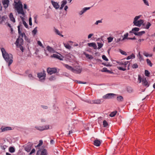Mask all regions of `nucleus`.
I'll list each match as a JSON object with an SVG mask.
<instances>
[{"label":"nucleus","instance_id":"obj_1","mask_svg":"<svg viewBox=\"0 0 155 155\" xmlns=\"http://www.w3.org/2000/svg\"><path fill=\"white\" fill-rule=\"evenodd\" d=\"M43 144V141L42 140H40L39 141L38 144L35 146L36 148H38V150L37 153V155H38V153L39 152H41L40 155H48V151L45 148V146H42L41 148H39V147L42 146Z\"/></svg>","mask_w":155,"mask_h":155},{"label":"nucleus","instance_id":"obj_2","mask_svg":"<svg viewBox=\"0 0 155 155\" xmlns=\"http://www.w3.org/2000/svg\"><path fill=\"white\" fill-rule=\"evenodd\" d=\"M117 63L120 65H122L121 67H117V68L120 70L125 71L126 70V67L127 66V69L129 70L130 69V64L129 61H126L124 62L123 61L118 62Z\"/></svg>","mask_w":155,"mask_h":155},{"label":"nucleus","instance_id":"obj_3","mask_svg":"<svg viewBox=\"0 0 155 155\" xmlns=\"http://www.w3.org/2000/svg\"><path fill=\"white\" fill-rule=\"evenodd\" d=\"M15 8L19 14H21L22 16L24 17L25 13L23 9L22 5L21 2H18L16 3Z\"/></svg>","mask_w":155,"mask_h":155},{"label":"nucleus","instance_id":"obj_4","mask_svg":"<svg viewBox=\"0 0 155 155\" xmlns=\"http://www.w3.org/2000/svg\"><path fill=\"white\" fill-rule=\"evenodd\" d=\"M23 40L22 38H18L15 43L17 48H19L22 52L24 51V49L23 47Z\"/></svg>","mask_w":155,"mask_h":155},{"label":"nucleus","instance_id":"obj_5","mask_svg":"<svg viewBox=\"0 0 155 155\" xmlns=\"http://www.w3.org/2000/svg\"><path fill=\"white\" fill-rule=\"evenodd\" d=\"M5 56H3L5 61L8 63V65L9 66L13 62V57L11 54H8L7 53L5 55Z\"/></svg>","mask_w":155,"mask_h":155},{"label":"nucleus","instance_id":"obj_6","mask_svg":"<svg viewBox=\"0 0 155 155\" xmlns=\"http://www.w3.org/2000/svg\"><path fill=\"white\" fill-rule=\"evenodd\" d=\"M37 75L40 81H42L45 79L46 75L45 71L44 70H43L42 72L38 73Z\"/></svg>","mask_w":155,"mask_h":155},{"label":"nucleus","instance_id":"obj_7","mask_svg":"<svg viewBox=\"0 0 155 155\" xmlns=\"http://www.w3.org/2000/svg\"><path fill=\"white\" fill-rule=\"evenodd\" d=\"M35 128L40 131H42L47 130L49 128V126L48 125H44L42 126H36Z\"/></svg>","mask_w":155,"mask_h":155},{"label":"nucleus","instance_id":"obj_8","mask_svg":"<svg viewBox=\"0 0 155 155\" xmlns=\"http://www.w3.org/2000/svg\"><path fill=\"white\" fill-rule=\"evenodd\" d=\"M47 71L48 73L50 75L52 74L57 72V68H48L47 69Z\"/></svg>","mask_w":155,"mask_h":155},{"label":"nucleus","instance_id":"obj_9","mask_svg":"<svg viewBox=\"0 0 155 155\" xmlns=\"http://www.w3.org/2000/svg\"><path fill=\"white\" fill-rule=\"evenodd\" d=\"M18 38H23V37H24L25 38H26V35H25V33L23 32H21L20 29V25H19L18 26Z\"/></svg>","mask_w":155,"mask_h":155},{"label":"nucleus","instance_id":"obj_10","mask_svg":"<svg viewBox=\"0 0 155 155\" xmlns=\"http://www.w3.org/2000/svg\"><path fill=\"white\" fill-rule=\"evenodd\" d=\"M1 131L0 132H6L8 130H12V128L9 127H6L5 126H3L1 127L0 128Z\"/></svg>","mask_w":155,"mask_h":155},{"label":"nucleus","instance_id":"obj_11","mask_svg":"<svg viewBox=\"0 0 155 155\" xmlns=\"http://www.w3.org/2000/svg\"><path fill=\"white\" fill-rule=\"evenodd\" d=\"M116 94L113 93H108L104 95L103 97V98L104 99H110L112 97H114L115 96H116Z\"/></svg>","mask_w":155,"mask_h":155},{"label":"nucleus","instance_id":"obj_12","mask_svg":"<svg viewBox=\"0 0 155 155\" xmlns=\"http://www.w3.org/2000/svg\"><path fill=\"white\" fill-rule=\"evenodd\" d=\"M51 57L56 58L60 60H63L64 58V57L60 54H59V55L53 54V55L51 56Z\"/></svg>","mask_w":155,"mask_h":155},{"label":"nucleus","instance_id":"obj_13","mask_svg":"<svg viewBox=\"0 0 155 155\" xmlns=\"http://www.w3.org/2000/svg\"><path fill=\"white\" fill-rule=\"evenodd\" d=\"M142 82L143 85L146 87L149 86L150 84L146 80V78H143L142 79Z\"/></svg>","mask_w":155,"mask_h":155},{"label":"nucleus","instance_id":"obj_14","mask_svg":"<svg viewBox=\"0 0 155 155\" xmlns=\"http://www.w3.org/2000/svg\"><path fill=\"white\" fill-rule=\"evenodd\" d=\"M143 20H140L139 21H137L135 22H134V25L140 27L141 25L143 24Z\"/></svg>","mask_w":155,"mask_h":155},{"label":"nucleus","instance_id":"obj_15","mask_svg":"<svg viewBox=\"0 0 155 155\" xmlns=\"http://www.w3.org/2000/svg\"><path fill=\"white\" fill-rule=\"evenodd\" d=\"M66 57L70 61H71L73 60L74 58V56L70 53L67 54L66 55Z\"/></svg>","mask_w":155,"mask_h":155},{"label":"nucleus","instance_id":"obj_16","mask_svg":"<svg viewBox=\"0 0 155 155\" xmlns=\"http://www.w3.org/2000/svg\"><path fill=\"white\" fill-rule=\"evenodd\" d=\"M2 3L4 5V8H6L8 6V5L9 3V1L8 0H3V1H2Z\"/></svg>","mask_w":155,"mask_h":155},{"label":"nucleus","instance_id":"obj_17","mask_svg":"<svg viewBox=\"0 0 155 155\" xmlns=\"http://www.w3.org/2000/svg\"><path fill=\"white\" fill-rule=\"evenodd\" d=\"M51 3L53 7L56 9H58L59 7V5L58 3L53 1H51Z\"/></svg>","mask_w":155,"mask_h":155},{"label":"nucleus","instance_id":"obj_18","mask_svg":"<svg viewBox=\"0 0 155 155\" xmlns=\"http://www.w3.org/2000/svg\"><path fill=\"white\" fill-rule=\"evenodd\" d=\"M101 144V142L100 140L96 139L94 141L93 144L95 146L97 147H99L100 146Z\"/></svg>","mask_w":155,"mask_h":155},{"label":"nucleus","instance_id":"obj_19","mask_svg":"<svg viewBox=\"0 0 155 155\" xmlns=\"http://www.w3.org/2000/svg\"><path fill=\"white\" fill-rule=\"evenodd\" d=\"M9 18L10 20L12 21L13 23H15V20L14 18L13 14L12 13H11L9 15Z\"/></svg>","mask_w":155,"mask_h":155},{"label":"nucleus","instance_id":"obj_20","mask_svg":"<svg viewBox=\"0 0 155 155\" xmlns=\"http://www.w3.org/2000/svg\"><path fill=\"white\" fill-rule=\"evenodd\" d=\"M151 24L149 22H148L147 24L146 25L145 23L143 24V25L144 27V28L146 29H148L151 26Z\"/></svg>","mask_w":155,"mask_h":155},{"label":"nucleus","instance_id":"obj_21","mask_svg":"<svg viewBox=\"0 0 155 155\" xmlns=\"http://www.w3.org/2000/svg\"><path fill=\"white\" fill-rule=\"evenodd\" d=\"M63 65L68 70H70L71 71H72L74 70L73 68L72 67L69 66L68 64H63Z\"/></svg>","mask_w":155,"mask_h":155},{"label":"nucleus","instance_id":"obj_22","mask_svg":"<svg viewBox=\"0 0 155 155\" xmlns=\"http://www.w3.org/2000/svg\"><path fill=\"white\" fill-rule=\"evenodd\" d=\"M134 33L135 35L141 36L143 34H145V32L144 31H142L138 32H134Z\"/></svg>","mask_w":155,"mask_h":155},{"label":"nucleus","instance_id":"obj_23","mask_svg":"<svg viewBox=\"0 0 155 155\" xmlns=\"http://www.w3.org/2000/svg\"><path fill=\"white\" fill-rule=\"evenodd\" d=\"M47 49L48 51L50 53H54V49L49 46H48L47 47Z\"/></svg>","mask_w":155,"mask_h":155},{"label":"nucleus","instance_id":"obj_24","mask_svg":"<svg viewBox=\"0 0 155 155\" xmlns=\"http://www.w3.org/2000/svg\"><path fill=\"white\" fill-rule=\"evenodd\" d=\"M88 46L90 47H93L95 49L96 48L97 46L94 43H91L88 44Z\"/></svg>","mask_w":155,"mask_h":155},{"label":"nucleus","instance_id":"obj_25","mask_svg":"<svg viewBox=\"0 0 155 155\" xmlns=\"http://www.w3.org/2000/svg\"><path fill=\"white\" fill-rule=\"evenodd\" d=\"M117 113V110H115L113 112H111L109 114V116L111 117H114L116 114Z\"/></svg>","mask_w":155,"mask_h":155},{"label":"nucleus","instance_id":"obj_26","mask_svg":"<svg viewBox=\"0 0 155 155\" xmlns=\"http://www.w3.org/2000/svg\"><path fill=\"white\" fill-rule=\"evenodd\" d=\"M63 45L64 47L70 50L71 48V46L68 43H63Z\"/></svg>","mask_w":155,"mask_h":155},{"label":"nucleus","instance_id":"obj_27","mask_svg":"<svg viewBox=\"0 0 155 155\" xmlns=\"http://www.w3.org/2000/svg\"><path fill=\"white\" fill-rule=\"evenodd\" d=\"M31 149V146L29 145H27L26 146L25 148V150L28 152H29L30 151Z\"/></svg>","mask_w":155,"mask_h":155},{"label":"nucleus","instance_id":"obj_28","mask_svg":"<svg viewBox=\"0 0 155 155\" xmlns=\"http://www.w3.org/2000/svg\"><path fill=\"white\" fill-rule=\"evenodd\" d=\"M73 70H74L72 71L75 73L79 74L80 73L81 71V69L77 70L73 68Z\"/></svg>","mask_w":155,"mask_h":155},{"label":"nucleus","instance_id":"obj_29","mask_svg":"<svg viewBox=\"0 0 155 155\" xmlns=\"http://www.w3.org/2000/svg\"><path fill=\"white\" fill-rule=\"evenodd\" d=\"M90 8H84L83 10L81 11L79 13L80 15H82L83 13H84L85 11L89 9Z\"/></svg>","mask_w":155,"mask_h":155},{"label":"nucleus","instance_id":"obj_30","mask_svg":"<svg viewBox=\"0 0 155 155\" xmlns=\"http://www.w3.org/2000/svg\"><path fill=\"white\" fill-rule=\"evenodd\" d=\"M84 54L85 55L86 57L88 58L89 59H92L93 58V57L91 55H90L89 54L86 53H84Z\"/></svg>","mask_w":155,"mask_h":155},{"label":"nucleus","instance_id":"obj_31","mask_svg":"<svg viewBox=\"0 0 155 155\" xmlns=\"http://www.w3.org/2000/svg\"><path fill=\"white\" fill-rule=\"evenodd\" d=\"M15 148L13 147H10L9 148V151L11 153H14L15 152Z\"/></svg>","mask_w":155,"mask_h":155},{"label":"nucleus","instance_id":"obj_32","mask_svg":"<svg viewBox=\"0 0 155 155\" xmlns=\"http://www.w3.org/2000/svg\"><path fill=\"white\" fill-rule=\"evenodd\" d=\"M139 28L135 27V28H133L132 29V31H130L129 33H132V32H134V31H139Z\"/></svg>","mask_w":155,"mask_h":155},{"label":"nucleus","instance_id":"obj_33","mask_svg":"<svg viewBox=\"0 0 155 155\" xmlns=\"http://www.w3.org/2000/svg\"><path fill=\"white\" fill-rule=\"evenodd\" d=\"M20 18H21L22 19V22H23V25H24L25 26V27L27 28H28V25H27V24L26 23V22L24 21L23 19V17H21V16L20 17Z\"/></svg>","mask_w":155,"mask_h":155},{"label":"nucleus","instance_id":"obj_34","mask_svg":"<svg viewBox=\"0 0 155 155\" xmlns=\"http://www.w3.org/2000/svg\"><path fill=\"white\" fill-rule=\"evenodd\" d=\"M135 55H134V54H132L130 56H128L127 57V60H129V59H133V58H135Z\"/></svg>","mask_w":155,"mask_h":155},{"label":"nucleus","instance_id":"obj_35","mask_svg":"<svg viewBox=\"0 0 155 155\" xmlns=\"http://www.w3.org/2000/svg\"><path fill=\"white\" fill-rule=\"evenodd\" d=\"M1 51L2 53L3 56H4L5 57V55L6 54H7V53L5 51V49L4 48H1Z\"/></svg>","mask_w":155,"mask_h":155},{"label":"nucleus","instance_id":"obj_36","mask_svg":"<svg viewBox=\"0 0 155 155\" xmlns=\"http://www.w3.org/2000/svg\"><path fill=\"white\" fill-rule=\"evenodd\" d=\"M117 100L119 102L122 101L123 100V98L122 96H120L117 97Z\"/></svg>","mask_w":155,"mask_h":155},{"label":"nucleus","instance_id":"obj_37","mask_svg":"<svg viewBox=\"0 0 155 155\" xmlns=\"http://www.w3.org/2000/svg\"><path fill=\"white\" fill-rule=\"evenodd\" d=\"M128 33H127L126 34H124V37L122 39V40H124L125 39H129V38H128Z\"/></svg>","mask_w":155,"mask_h":155},{"label":"nucleus","instance_id":"obj_38","mask_svg":"<svg viewBox=\"0 0 155 155\" xmlns=\"http://www.w3.org/2000/svg\"><path fill=\"white\" fill-rule=\"evenodd\" d=\"M143 54L145 56L147 57H151L153 55L152 54H149L148 53H147L146 52H144L143 53Z\"/></svg>","mask_w":155,"mask_h":155},{"label":"nucleus","instance_id":"obj_39","mask_svg":"<svg viewBox=\"0 0 155 155\" xmlns=\"http://www.w3.org/2000/svg\"><path fill=\"white\" fill-rule=\"evenodd\" d=\"M147 63V64L149 65L151 67L152 65V64L151 61L148 59H147L146 60Z\"/></svg>","mask_w":155,"mask_h":155},{"label":"nucleus","instance_id":"obj_40","mask_svg":"<svg viewBox=\"0 0 155 155\" xmlns=\"http://www.w3.org/2000/svg\"><path fill=\"white\" fill-rule=\"evenodd\" d=\"M103 125L104 127H107L108 125L107 122L106 120H104L103 121Z\"/></svg>","mask_w":155,"mask_h":155},{"label":"nucleus","instance_id":"obj_41","mask_svg":"<svg viewBox=\"0 0 155 155\" xmlns=\"http://www.w3.org/2000/svg\"><path fill=\"white\" fill-rule=\"evenodd\" d=\"M49 80L51 81H54L55 80L56 78H55V76H51L49 78Z\"/></svg>","mask_w":155,"mask_h":155},{"label":"nucleus","instance_id":"obj_42","mask_svg":"<svg viewBox=\"0 0 155 155\" xmlns=\"http://www.w3.org/2000/svg\"><path fill=\"white\" fill-rule=\"evenodd\" d=\"M55 33L58 35L61 36L62 37H63V35L61 34V33L57 29H55Z\"/></svg>","mask_w":155,"mask_h":155},{"label":"nucleus","instance_id":"obj_43","mask_svg":"<svg viewBox=\"0 0 155 155\" xmlns=\"http://www.w3.org/2000/svg\"><path fill=\"white\" fill-rule=\"evenodd\" d=\"M101 71L102 72H110V71L107 70V69L106 68H103L102 70H101Z\"/></svg>","mask_w":155,"mask_h":155},{"label":"nucleus","instance_id":"obj_44","mask_svg":"<svg viewBox=\"0 0 155 155\" xmlns=\"http://www.w3.org/2000/svg\"><path fill=\"white\" fill-rule=\"evenodd\" d=\"M142 79H143L141 78L140 75H139L138 76V80L139 83H140L141 82H142Z\"/></svg>","mask_w":155,"mask_h":155},{"label":"nucleus","instance_id":"obj_45","mask_svg":"<svg viewBox=\"0 0 155 155\" xmlns=\"http://www.w3.org/2000/svg\"><path fill=\"white\" fill-rule=\"evenodd\" d=\"M150 73L148 70H145V76H149L150 75Z\"/></svg>","mask_w":155,"mask_h":155},{"label":"nucleus","instance_id":"obj_46","mask_svg":"<svg viewBox=\"0 0 155 155\" xmlns=\"http://www.w3.org/2000/svg\"><path fill=\"white\" fill-rule=\"evenodd\" d=\"M120 53L122 54L125 55H127V54L126 52L121 50H120Z\"/></svg>","mask_w":155,"mask_h":155},{"label":"nucleus","instance_id":"obj_47","mask_svg":"<svg viewBox=\"0 0 155 155\" xmlns=\"http://www.w3.org/2000/svg\"><path fill=\"white\" fill-rule=\"evenodd\" d=\"M97 45L98 46V49L101 48L103 45V44L101 43H97Z\"/></svg>","mask_w":155,"mask_h":155},{"label":"nucleus","instance_id":"obj_48","mask_svg":"<svg viewBox=\"0 0 155 155\" xmlns=\"http://www.w3.org/2000/svg\"><path fill=\"white\" fill-rule=\"evenodd\" d=\"M138 67V65L137 64L135 63L132 65V68H137Z\"/></svg>","mask_w":155,"mask_h":155},{"label":"nucleus","instance_id":"obj_49","mask_svg":"<svg viewBox=\"0 0 155 155\" xmlns=\"http://www.w3.org/2000/svg\"><path fill=\"white\" fill-rule=\"evenodd\" d=\"M140 16H136L134 18V22H135L137 21V20L140 18Z\"/></svg>","mask_w":155,"mask_h":155},{"label":"nucleus","instance_id":"obj_50","mask_svg":"<svg viewBox=\"0 0 155 155\" xmlns=\"http://www.w3.org/2000/svg\"><path fill=\"white\" fill-rule=\"evenodd\" d=\"M107 40L108 42H110L112 41L113 38L111 37H109L107 38Z\"/></svg>","mask_w":155,"mask_h":155},{"label":"nucleus","instance_id":"obj_51","mask_svg":"<svg viewBox=\"0 0 155 155\" xmlns=\"http://www.w3.org/2000/svg\"><path fill=\"white\" fill-rule=\"evenodd\" d=\"M102 58L104 60L107 61H108V59L105 55H103L102 56Z\"/></svg>","mask_w":155,"mask_h":155},{"label":"nucleus","instance_id":"obj_52","mask_svg":"<svg viewBox=\"0 0 155 155\" xmlns=\"http://www.w3.org/2000/svg\"><path fill=\"white\" fill-rule=\"evenodd\" d=\"M37 32V29L36 28H35L33 31H32V33L34 35H35L36 34Z\"/></svg>","mask_w":155,"mask_h":155},{"label":"nucleus","instance_id":"obj_53","mask_svg":"<svg viewBox=\"0 0 155 155\" xmlns=\"http://www.w3.org/2000/svg\"><path fill=\"white\" fill-rule=\"evenodd\" d=\"M25 40L28 43L30 42V40L26 36V38H25Z\"/></svg>","mask_w":155,"mask_h":155},{"label":"nucleus","instance_id":"obj_54","mask_svg":"<svg viewBox=\"0 0 155 155\" xmlns=\"http://www.w3.org/2000/svg\"><path fill=\"white\" fill-rule=\"evenodd\" d=\"M38 45H39L40 46L43 47V46L42 44L41 43V42L40 41H38Z\"/></svg>","mask_w":155,"mask_h":155},{"label":"nucleus","instance_id":"obj_55","mask_svg":"<svg viewBox=\"0 0 155 155\" xmlns=\"http://www.w3.org/2000/svg\"><path fill=\"white\" fill-rule=\"evenodd\" d=\"M61 3V4H62L64 6L67 3V1L65 0H64Z\"/></svg>","mask_w":155,"mask_h":155},{"label":"nucleus","instance_id":"obj_56","mask_svg":"<svg viewBox=\"0 0 155 155\" xmlns=\"http://www.w3.org/2000/svg\"><path fill=\"white\" fill-rule=\"evenodd\" d=\"M35 152V149H33L31 151L30 153H29L30 155H31L32 154V153H34Z\"/></svg>","mask_w":155,"mask_h":155},{"label":"nucleus","instance_id":"obj_57","mask_svg":"<svg viewBox=\"0 0 155 155\" xmlns=\"http://www.w3.org/2000/svg\"><path fill=\"white\" fill-rule=\"evenodd\" d=\"M143 1L145 5L147 6H149V4L147 1V0H143Z\"/></svg>","mask_w":155,"mask_h":155},{"label":"nucleus","instance_id":"obj_58","mask_svg":"<svg viewBox=\"0 0 155 155\" xmlns=\"http://www.w3.org/2000/svg\"><path fill=\"white\" fill-rule=\"evenodd\" d=\"M29 24L30 25H32L31 19V18L29 19Z\"/></svg>","mask_w":155,"mask_h":155},{"label":"nucleus","instance_id":"obj_59","mask_svg":"<svg viewBox=\"0 0 155 155\" xmlns=\"http://www.w3.org/2000/svg\"><path fill=\"white\" fill-rule=\"evenodd\" d=\"M93 35V34H90L88 36V38H91V37Z\"/></svg>","mask_w":155,"mask_h":155},{"label":"nucleus","instance_id":"obj_60","mask_svg":"<svg viewBox=\"0 0 155 155\" xmlns=\"http://www.w3.org/2000/svg\"><path fill=\"white\" fill-rule=\"evenodd\" d=\"M101 22H102L101 21L98 20V21H97L95 23V24L96 25H97L99 23H101Z\"/></svg>","mask_w":155,"mask_h":155},{"label":"nucleus","instance_id":"obj_61","mask_svg":"<svg viewBox=\"0 0 155 155\" xmlns=\"http://www.w3.org/2000/svg\"><path fill=\"white\" fill-rule=\"evenodd\" d=\"M28 77L30 78H33V76H32V75L31 74H29L28 75Z\"/></svg>","mask_w":155,"mask_h":155},{"label":"nucleus","instance_id":"obj_62","mask_svg":"<svg viewBox=\"0 0 155 155\" xmlns=\"http://www.w3.org/2000/svg\"><path fill=\"white\" fill-rule=\"evenodd\" d=\"M129 39H131V40H135L136 39V38L134 37L133 38H128Z\"/></svg>","mask_w":155,"mask_h":155},{"label":"nucleus","instance_id":"obj_63","mask_svg":"<svg viewBox=\"0 0 155 155\" xmlns=\"http://www.w3.org/2000/svg\"><path fill=\"white\" fill-rule=\"evenodd\" d=\"M64 5H62V4H61V6L60 7V9H62L64 7Z\"/></svg>","mask_w":155,"mask_h":155},{"label":"nucleus","instance_id":"obj_64","mask_svg":"<svg viewBox=\"0 0 155 155\" xmlns=\"http://www.w3.org/2000/svg\"><path fill=\"white\" fill-rule=\"evenodd\" d=\"M24 8L25 9H26L27 8V5L26 4H24Z\"/></svg>","mask_w":155,"mask_h":155}]
</instances>
